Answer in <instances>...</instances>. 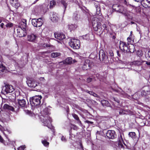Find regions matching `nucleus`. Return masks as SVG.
I'll return each instance as SVG.
<instances>
[{
  "label": "nucleus",
  "instance_id": "nucleus-23",
  "mask_svg": "<svg viewBox=\"0 0 150 150\" xmlns=\"http://www.w3.org/2000/svg\"><path fill=\"white\" fill-rule=\"evenodd\" d=\"M72 59L71 57H68L66 58L63 61V63L65 64H72L74 62H73Z\"/></svg>",
  "mask_w": 150,
  "mask_h": 150
},
{
  "label": "nucleus",
  "instance_id": "nucleus-6",
  "mask_svg": "<svg viewBox=\"0 0 150 150\" xmlns=\"http://www.w3.org/2000/svg\"><path fill=\"white\" fill-rule=\"evenodd\" d=\"M128 43L127 44L126 42H123L122 41H120L119 44V47L120 49L122 51L125 52V51H127L128 49L129 51L130 52H134V50H132L129 48H128Z\"/></svg>",
  "mask_w": 150,
  "mask_h": 150
},
{
  "label": "nucleus",
  "instance_id": "nucleus-15",
  "mask_svg": "<svg viewBox=\"0 0 150 150\" xmlns=\"http://www.w3.org/2000/svg\"><path fill=\"white\" fill-rule=\"evenodd\" d=\"M27 26V20L26 19L22 18L19 23V25L18 27L21 28H22L26 29Z\"/></svg>",
  "mask_w": 150,
  "mask_h": 150
},
{
  "label": "nucleus",
  "instance_id": "nucleus-22",
  "mask_svg": "<svg viewBox=\"0 0 150 150\" xmlns=\"http://www.w3.org/2000/svg\"><path fill=\"white\" fill-rule=\"evenodd\" d=\"M105 51L107 53V54L108 55H110L111 57H113L114 56V54L112 51L109 49V47H108V48L106 49L105 48Z\"/></svg>",
  "mask_w": 150,
  "mask_h": 150
},
{
  "label": "nucleus",
  "instance_id": "nucleus-8",
  "mask_svg": "<svg viewBox=\"0 0 150 150\" xmlns=\"http://www.w3.org/2000/svg\"><path fill=\"white\" fill-rule=\"evenodd\" d=\"M14 90L13 86L8 84H6L3 86L2 89V91L6 94L12 93Z\"/></svg>",
  "mask_w": 150,
  "mask_h": 150
},
{
  "label": "nucleus",
  "instance_id": "nucleus-31",
  "mask_svg": "<svg viewBox=\"0 0 150 150\" xmlns=\"http://www.w3.org/2000/svg\"><path fill=\"white\" fill-rule=\"evenodd\" d=\"M125 112L126 113L125 115H132L134 114V112L132 111H131L130 110L128 109H124Z\"/></svg>",
  "mask_w": 150,
  "mask_h": 150
},
{
  "label": "nucleus",
  "instance_id": "nucleus-11",
  "mask_svg": "<svg viewBox=\"0 0 150 150\" xmlns=\"http://www.w3.org/2000/svg\"><path fill=\"white\" fill-rule=\"evenodd\" d=\"M92 65V62L89 59H86L85 60L82 68L84 70L90 69L91 68Z\"/></svg>",
  "mask_w": 150,
  "mask_h": 150
},
{
  "label": "nucleus",
  "instance_id": "nucleus-25",
  "mask_svg": "<svg viewBox=\"0 0 150 150\" xmlns=\"http://www.w3.org/2000/svg\"><path fill=\"white\" fill-rule=\"evenodd\" d=\"M48 139V137H45V139L42 140L41 141L42 143L44 146L47 147H48L49 144V143L46 141Z\"/></svg>",
  "mask_w": 150,
  "mask_h": 150
},
{
  "label": "nucleus",
  "instance_id": "nucleus-52",
  "mask_svg": "<svg viewBox=\"0 0 150 150\" xmlns=\"http://www.w3.org/2000/svg\"><path fill=\"white\" fill-rule=\"evenodd\" d=\"M85 123H87L88 124H93V122L91 121H90L88 120H86L85 121Z\"/></svg>",
  "mask_w": 150,
  "mask_h": 150
},
{
  "label": "nucleus",
  "instance_id": "nucleus-47",
  "mask_svg": "<svg viewBox=\"0 0 150 150\" xmlns=\"http://www.w3.org/2000/svg\"><path fill=\"white\" fill-rule=\"evenodd\" d=\"M20 6V4L18 2V1H17L16 3H15V4H14L12 6L15 7V8H18Z\"/></svg>",
  "mask_w": 150,
  "mask_h": 150
},
{
  "label": "nucleus",
  "instance_id": "nucleus-42",
  "mask_svg": "<svg viewBox=\"0 0 150 150\" xmlns=\"http://www.w3.org/2000/svg\"><path fill=\"white\" fill-rule=\"evenodd\" d=\"M111 100H112L115 101L118 104H120V101L117 98L112 97L111 98Z\"/></svg>",
  "mask_w": 150,
  "mask_h": 150
},
{
  "label": "nucleus",
  "instance_id": "nucleus-30",
  "mask_svg": "<svg viewBox=\"0 0 150 150\" xmlns=\"http://www.w3.org/2000/svg\"><path fill=\"white\" fill-rule=\"evenodd\" d=\"M128 135L129 137H131L132 138L134 139L136 138V134L135 132H131L129 133Z\"/></svg>",
  "mask_w": 150,
  "mask_h": 150
},
{
  "label": "nucleus",
  "instance_id": "nucleus-32",
  "mask_svg": "<svg viewBox=\"0 0 150 150\" xmlns=\"http://www.w3.org/2000/svg\"><path fill=\"white\" fill-rule=\"evenodd\" d=\"M74 18L76 20H77L80 18V15L78 14L77 11H76L74 14Z\"/></svg>",
  "mask_w": 150,
  "mask_h": 150
},
{
  "label": "nucleus",
  "instance_id": "nucleus-58",
  "mask_svg": "<svg viewBox=\"0 0 150 150\" xmlns=\"http://www.w3.org/2000/svg\"><path fill=\"white\" fill-rule=\"evenodd\" d=\"M117 55L118 57H121V55L120 54V52L119 51L117 50Z\"/></svg>",
  "mask_w": 150,
  "mask_h": 150
},
{
  "label": "nucleus",
  "instance_id": "nucleus-33",
  "mask_svg": "<svg viewBox=\"0 0 150 150\" xmlns=\"http://www.w3.org/2000/svg\"><path fill=\"white\" fill-rule=\"evenodd\" d=\"M61 3L64 7V10L65 11L66 10L68 4L65 1L63 0H62L61 1Z\"/></svg>",
  "mask_w": 150,
  "mask_h": 150
},
{
  "label": "nucleus",
  "instance_id": "nucleus-64",
  "mask_svg": "<svg viewBox=\"0 0 150 150\" xmlns=\"http://www.w3.org/2000/svg\"><path fill=\"white\" fill-rule=\"evenodd\" d=\"M140 52L139 51H138V52H137V54L138 55H139V54H140Z\"/></svg>",
  "mask_w": 150,
  "mask_h": 150
},
{
  "label": "nucleus",
  "instance_id": "nucleus-29",
  "mask_svg": "<svg viewBox=\"0 0 150 150\" xmlns=\"http://www.w3.org/2000/svg\"><path fill=\"white\" fill-rule=\"evenodd\" d=\"M61 55V54L59 52H53L51 55V57L55 58L58 57Z\"/></svg>",
  "mask_w": 150,
  "mask_h": 150
},
{
  "label": "nucleus",
  "instance_id": "nucleus-62",
  "mask_svg": "<svg viewBox=\"0 0 150 150\" xmlns=\"http://www.w3.org/2000/svg\"><path fill=\"white\" fill-rule=\"evenodd\" d=\"M112 38L113 39H115V38H116V37L115 35H113L112 36Z\"/></svg>",
  "mask_w": 150,
  "mask_h": 150
},
{
  "label": "nucleus",
  "instance_id": "nucleus-46",
  "mask_svg": "<svg viewBox=\"0 0 150 150\" xmlns=\"http://www.w3.org/2000/svg\"><path fill=\"white\" fill-rule=\"evenodd\" d=\"M17 1H18L17 0H10V3L12 6L14 4H15Z\"/></svg>",
  "mask_w": 150,
  "mask_h": 150
},
{
  "label": "nucleus",
  "instance_id": "nucleus-26",
  "mask_svg": "<svg viewBox=\"0 0 150 150\" xmlns=\"http://www.w3.org/2000/svg\"><path fill=\"white\" fill-rule=\"evenodd\" d=\"M72 115L78 124H79L80 125L82 124L81 121L80 120L77 115L75 113H73L72 114Z\"/></svg>",
  "mask_w": 150,
  "mask_h": 150
},
{
  "label": "nucleus",
  "instance_id": "nucleus-37",
  "mask_svg": "<svg viewBox=\"0 0 150 150\" xmlns=\"http://www.w3.org/2000/svg\"><path fill=\"white\" fill-rule=\"evenodd\" d=\"M119 114L120 115H123L126 114V113L125 112L124 109L121 108L119 110Z\"/></svg>",
  "mask_w": 150,
  "mask_h": 150
},
{
  "label": "nucleus",
  "instance_id": "nucleus-48",
  "mask_svg": "<svg viewBox=\"0 0 150 150\" xmlns=\"http://www.w3.org/2000/svg\"><path fill=\"white\" fill-rule=\"evenodd\" d=\"M148 60L149 62H148L147 61H144L143 62H146V64L147 65L149 66L150 65V57L148 56Z\"/></svg>",
  "mask_w": 150,
  "mask_h": 150
},
{
  "label": "nucleus",
  "instance_id": "nucleus-60",
  "mask_svg": "<svg viewBox=\"0 0 150 150\" xmlns=\"http://www.w3.org/2000/svg\"><path fill=\"white\" fill-rule=\"evenodd\" d=\"M103 50H100V52H99V58L100 59V55L101 54V52Z\"/></svg>",
  "mask_w": 150,
  "mask_h": 150
},
{
  "label": "nucleus",
  "instance_id": "nucleus-7",
  "mask_svg": "<svg viewBox=\"0 0 150 150\" xmlns=\"http://www.w3.org/2000/svg\"><path fill=\"white\" fill-rule=\"evenodd\" d=\"M43 23V20L42 18H33L32 20V24L34 27H40L42 25Z\"/></svg>",
  "mask_w": 150,
  "mask_h": 150
},
{
  "label": "nucleus",
  "instance_id": "nucleus-3",
  "mask_svg": "<svg viewBox=\"0 0 150 150\" xmlns=\"http://www.w3.org/2000/svg\"><path fill=\"white\" fill-rule=\"evenodd\" d=\"M41 96H36L31 98L30 100V104L32 106H36L39 105L42 98Z\"/></svg>",
  "mask_w": 150,
  "mask_h": 150
},
{
  "label": "nucleus",
  "instance_id": "nucleus-44",
  "mask_svg": "<svg viewBox=\"0 0 150 150\" xmlns=\"http://www.w3.org/2000/svg\"><path fill=\"white\" fill-rule=\"evenodd\" d=\"M144 100L146 102H149L150 101V97L147 95L146 96H145L144 97Z\"/></svg>",
  "mask_w": 150,
  "mask_h": 150
},
{
  "label": "nucleus",
  "instance_id": "nucleus-18",
  "mask_svg": "<svg viewBox=\"0 0 150 150\" xmlns=\"http://www.w3.org/2000/svg\"><path fill=\"white\" fill-rule=\"evenodd\" d=\"M18 103L19 107L21 108L24 107L26 105V102L25 100L23 99H18Z\"/></svg>",
  "mask_w": 150,
  "mask_h": 150
},
{
  "label": "nucleus",
  "instance_id": "nucleus-4",
  "mask_svg": "<svg viewBox=\"0 0 150 150\" xmlns=\"http://www.w3.org/2000/svg\"><path fill=\"white\" fill-rule=\"evenodd\" d=\"M69 45L74 49H78L80 47V41L78 39H71L69 42Z\"/></svg>",
  "mask_w": 150,
  "mask_h": 150
},
{
  "label": "nucleus",
  "instance_id": "nucleus-57",
  "mask_svg": "<svg viewBox=\"0 0 150 150\" xmlns=\"http://www.w3.org/2000/svg\"><path fill=\"white\" fill-rule=\"evenodd\" d=\"M9 44V42L8 41L6 40L5 41V44L6 45H8Z\"/></svg>",
  "mask_w": 150,
  "mask_h": 150
},
{
  "label": "nucleus",
  "instance_id": "nucleus-2",
  "mask_svg": "<svg viewBox=\"0 0 150 150\" xmlns=\"http://www.w3.org/2000/svg\"><path fill=\"white\" fill-rule=\"evenodd\" d=\"M112 8L113 10L122 13L123 15H127L126 9L121 5L117 4H113Z\"/></svg>",
  "mask_w": 150,
  "mask_h": 150
},
{
  "label": "nucleus",
  "instance_id": "nucleus-63",
  "mask_svg": "<svg viewBox=\"0 0 150 150\" xmlns=\"http://www.w3.org/2000/svg\"><path fill=\"white\" fill-rule=\"evenodd\" d=\"M137 95V94L135 93L134 95H133L132 96V98H134V96H136Z\"/></svg>",
  "mask_w": 150,
  "mask_h": 150
},
{
  "label": "nucleus",
  "instance_id": "nucleus-28",
  "mask_svg": "<svg viewBox=\"0 0 150 150\" xmlns=\"http://www.w3.org/2000/svg\"><path fill=\"white\" fill-rule=\"evenodd\" d=\"M7 70L6 67L2 64H0V73L5 71Z\"/></svg>",
  "mask_w": 150,
  "mask_h": 150
},
{
  "label": "nucleus",
  "instance_id": "nucleus-24",
  "mask_svg": "<svg viewBox=\"0 0 150 150\" xmlns=\"http://www.w3.org/2000/svg\"><path fill=\"white\" fill-rule=\"evenodd\" d=\"M132 31H131L130 32V34L129 36L127 38V40L128 42H129L130 43L132 42V41L133 42V41L134 40V36L132 35Z\"/></svg>",
  "mask_w": 150,
  "mask_h": 150
},
{
  "label": "nucleus",
  "instance_id": "nucleus-45",
  "mask_svg": "<svg viewBox=\"0 0 150 150\" xmlns=\"http://www.w3.org/2000/svg\"><path fill=\"white\" fill-rule=\"evenodd\" d=\"M83 38L86 40H88L89 39V35L88 34L85 35L83 36Z\"/></svg>",
  "mask_w": 150,
  "mask_h": 150
},
{
  "label": "nucleus",
  "instance_id": "nucleus-40",
  "mask_svg": "<svg viewBox=\"0 0 150 150\" xmlns=\"http://www.w3.org/2000/svg\"><path fill=\"white\" fill-rule=\"evenodd\" d=\"M118 146L121 149H124V147L123 145L122 142L119 140L118 142Z\"/></svg>",
  "mask_w": 150,
  "mask_h": 150
},
{
  "label": "nucleus",
  "instance_id": "nucleus-53",
  "mask_svg": "<svg viewBox=\"0 0 150 150\" xmlns=\"http://www.w3.org/2000/svg\"><path fill=\"white\" fill-rule=\"evenodd\" d=\"M0 142L2 143H4V140L2 137L0 135Z\"/></svg>",
  "mask_w": 150,
  "mask_h": 150
},
{
  "label": "nucleus",
  "instance_id": "nucleus-41",
  "mask_svg": "<svg viewBox=\"0 0 150 150\" xmlns=\"http://www.w3.org/2000/svg\"><path fill=\"white\" fill-rule=\"evenodd\" d=\"M126 13L127 15H124L125 16H126L128 18L130 19H132L133 18V17L132 16L130 15V14H129L128 11L126 9Z\"/></svg>",
  "mask_w": 150,
  "mask_h": 150
},
{
  "label": "nucleus",
  "instance_id": "nucleus-9",
  "mask_svg": "<svg viewBox=\"0 0 150 150\" xmlns=\"http://www.w3.org/2000/svg\"><path fill=\"white\" fill-rule=\"evenodd\" d=\"M27 83L29 87L32 88H35L37 90L38 89V88L39 85V83H37L31 79H27Z\"/></svg>",
  "mask_w": 150,
  "mask_h": 150
},
{
  "label": "nucleus",
  "instance_id": "nucleus-43",
  "mask_svg": "<svg viewBox=\"0 0 150 150\" xmlns=\"http://www.w3.org/2000/svg\"><path fill=\"white\" fill-rule=\"evenodd\" d=\"M56 4V1H51L50 2V7H51V8L53 7L54 6H55V5Z\"/></svg>",
  "mask_w": 150,
  "mask_h": 150
},
{
  "label": "nucleus",
  "instance_id": "nucleus-16",
  "mask_svg": "<svg viewBox=\"0 0 150 150\" xmlns=\"http://www.w3.org/2000/svg\"><path fill=\"white\" fill-rule=\"evenodd\" d=\"M142 4L145 8L150 7V1L149 0H142L141 1Z\"/></svg>",
  "mask_w": 150,
  "mask_h": 150
},
{
  "label": "nucleus",
  "instance_id": "nucleus-13",
  "mask_svg": "<svg viewBox=\"0 0 150 150\" xmlns=\"http://www.w3.org/2000/svg\"><path fill=\"white\" fill-rule=\"evenodd\" d=\"M107 137L109 139H113L117 137V135L115 131L108 130L106 133Z\"/></svg>",
  "mask_w": 150,
  "mask_h": 150
},
{
  "label": "nucleus",
  "instance_id": "nucleus-59",
  "mask_svg": "<svg viewBox=\"0 0 150 150\" xmlns=\"http://www.w3.org/2000/svg\"><path fill=\"white\" fill-rule=\"evenodd\" d=\"M4 23H2L0 24V27L1 28H4Z\"/></svg>",
  "mask_w": 150,
  "mask_h": 150
},
{
  "label": "nucleus",
  "instance_id": "nucleus-35",
  "mask_svg": "<svg viewBox=\"0 0 150 150\" xmlns=\"http://www.w3.org/2000/svg\"><path fill=\"white\" fill-rule=\"evenodd\" d=\"M120 2L123 4H124L128 6H132V7H134L132 5L129 4L128 3H127L126 0H120Z\"/></svg>",
  "mask_w": 150,
  "mask_h": 150
},
{
  "label": "nucleus",
  "instance_id": "nucleus-5",
  "mask_svg": "<svg viewBox=\"0 0 150 150\" xmlns=\"http://www.w3.org/2000/svg\"><path fill=\"white\" fill-rule=\"evenodd\" d=\"M48 112L47 113L45 116H43V118H41V121L44 124V125L47 127L48 128H50L48 127V124L49 123H51L52 122V119L48 115Z\"/></svg>",
  "mask_w": 150,
  "mask_h": 150
},
{
  "label": "nucleus",
  "instance_id": "nucleus-54",
  "mask_svg": "<svg viewBox=\"0 0 150 150\" xmlns=\"http://www.w3.org/2000/svg\"><path fill=\"white\" fill-rule=\"evenodd\" d=\"M136 64L138 65H140L142 64V63L140 61H136Z\"/></svg>",
  "mask_w": 150,
  "mask_h": 150
},
{
  "label": "nucleus",
  "instance_id": "nucleus-55",
  "mask_svg": "<svg viewBox=\"0 0 150 150\" xmlns=\"http://www.w3.org/2000/svg\"><path fill=\"white\" fill-rule=\"evenodd\" d=\"M92 80V79L91 78H88L87 79V81L88 83L91 82Z\"/></svg>",
  "mask_w": 150,
  "mask_h": 150
},
{
  "label": "nucleus",
  "instance_id": "nucleus-34",
  "mask_svg": "<svg viewBox=\"0 0 150 150\" xmlns=\"http://www.w3.org/2000/svg\"><path fill=\"white\" fill-rule=\"evenodd\" d=\"M96 14L99 16H101L102 13H100V9L99 7L97 6L96 8Z\"/></svg>",
  "mask_w": 150,
  "mask_h": 150
},
{
  "label": "nucleus",
  "instance_id": "nucleus-36",
  "mask_svg": "<svg viewBox=\"0 0 150 150\" xmlns=\"http://www.w3.org/2000/svg\"><path fill=\"white\" fill-rule=\"evenodd\" d=\"M134 6L133 7H135V9L136 10V12L137 13H140L141 11V9L140 7L139 6L137 7H135V6Z\"/></svg>",
  "mask_w": 150,
  "mask_h": 150
},
{
  "label": "nucleus",
  "instance_id": "nucleus-56",
  "mask_svg": "<svg viewBox=\"0 0 150 150\" xmlns=\"http://www.w3.org/2000/svg\"><path fill=\"white\" fill-rule=\"evenodd\" d=\"M104 26L105 28L104 29V30H106L107 31V32H108V30L107 28V27L106 26V25L104 24Z\"/></svg>",
  "mask_w": 150,
  "mask_h": 150
},
{
  "label": "nucleus",
  "instance_id": "nucleus-10",
  "mask_svg": "<svg viewBox=\"0 0 150 150\" xmlns=\"http://www.w3.org/2000/svg\"><path fill=\"white\" fill-rule=\"evenodd\" d=\"M150 94V88L149 86H145L142 87L141 92V96L144 97Z\"/></svg>",
  "mask_w": 150,
  "mask_h": 150
},
{
  "label": "nucleus",
  "instance_id": "nucleus-21",
  "mask_svg": "<svg viewBox=\"0 0 150 150\" xmlns=\"http://www.w3.org/2000/svg\"><path fill=\"white\" fill-rule=\"evenodd\" d=\"M3 108L5 110H10L13 112L14 111V108L13 107L7 104H5L4 105Z\"/></svg>",
  "mask_w": 150,
  "mask_h": 150
},
{
  "label": "nucleus",
  "instance_id": "nucleus-20",
  "mask_svg": "<svg viewBox=\"0 0 150 150\" xmlns=\"http://www.w3.org/2000/svg\"><path fill=\"white\" fill-rule=\"evenodd\" d=\"M70 129L69 130V132L70 134L72 133V129L77 131L78 129V127L75 125L70 123L69 125Z\"/></svg>",
  "mask_w": 150,
  "mask_h": 150
},
{
  "label": "nucleus",
  "instance_id": "nucleus-27",
  "mask_svg": "<svg viewBox=\"0 0 150 150\" xmlns=\"http://www.w3.org/2000/svg\"><path fill=\"white\" fill-rule=\"evenodd\" d=\"M68 28L70 31L75 30L77 27V26L75 24H71L68 25Z\"/></svg>",
  "mask_w": 150,
  "mask_h": 150
},
{
  "label": "nucleus",
  "instance_id": "nucleus-50",
  "mask_svg": "<svg viewBox=\"0 0 150 150\" xmlns=\"http://www.w3.org/2000/svg\"><path fill=\"white\" fill-rule=\"evenodd\" d=\"M61 140L64 142H66L67 141V139L66 138V137L63 136H62L61 138Z\"/></svg>",
  "mask_w": 150,
  "mask_h": 150
},
{
  "label": "nucleus",
  "instance_id": "nucleus-12",
  "mask_svg": "<svg viewBox=\"0 0 150 150\" xmlns=\"http://www.w3.org/2000/svg\"><path fill=\"white\" fill-rule=\"evenodd\" d=\"M17 36L19 37H24L26 35V29L18 27L17 29Z\"/></svg>",
  "mask_w": 150,
  "mask_h": 150
},
{
  "label": "nucleus",
  "instance_id": "nucleus-14",
  "mask_svg": "<svg viewBox=\"0 0 150 150\" xmlns=\"http://www.w3.org/2000/svg\"><path fill=\"white\" fill-rule=\"evenodd\" d=\"M54 35L55 38L60 40H62L65 38V36L63 33L56 32Z\"/></svg>",
  "mask_w": 150,
  "mask_h": 150
},
{
  "label": "nucleus",
  "instance_id": "nucleus-61",
  "mask_svg": "<svg viewBox=\"0 0 150 150\" xmlns=\"http://www.w3.org/2000/svg\"><path fill=\"white\" fill-rule=\"evenodd\" d=\"M80 146L81 147V148L83 150V145H82V144L81 143L80 144Z\"/></svg>",
  "mask_w": 150,
  "mask_h": 150
},
{
  "label": "nucleus",
  "instance_id": "nucleus-38",
  "mask_svg": "<svg viewBox=\"0 0 150 150\" xmlns=\"http://www.w3.org/2000/svg\"><path fill=\"white\" fill-rule=\"evenodd\" d=\"M13 26V24L9 22L7 23V24L6 25V27L7 28H11Z\"/></svg>",
  "mask_w": 150,
  "mask_h": 150
},
{
  "label": "nucleus",
  "instance_id": "nucleus-51",
  "mask_svg": "<svg viewBox=\"0 0 150 150\" xmlns=\"http://www.w3.org/2000/svg\"><path fill=\"white\" fill-rule=\"evenodd\" d=\"M25 147V145L21 146L18 149V150H24Z\"/></svg>",
  "mask_w": 150,
  "mask_h": 150
},
{
  "label": "nucleus",
  "instance_id": "nucleus-49",
  "mask_svg": "<svg viewBox=\"0 0 150 150\" xmlns=\"http://www.w3.org/2000/svg\"><path fill=\"white\" fill-rule=\"evenodd\" d=\"M87 92L89 93L91 95L94 96H96L97 95V94L95 93L93 91H89L88 90H87Z\"/></svg>",
  "mask_w": 150,
  "mask_h": 150
},
{
  "label": "nucleus",
  "instance_id": "nucleus-17",
  "mask_svg": "<svg viewBox=\"0 0 150 150\" xmlns=\"http://www.w3.org/2000/svg\"><path fill=\"white\" fill-rule=\"evenodd\" d=\"M59 18L57 16V14L55 12H53L52 16L51 17V20L52 22H56L58 21Z\"/></svg>",
  "mask_w": 150,
  "mask_h": 150
},
{
  "label": "nucleus",
  "instance_id": "nucleus-39",
  "mask_svg": "<svg viewBox=\"0 0 150 150\" xmlns=\"http://www.w3.org/2000/svg\"><path fill=\"white\" fill-rule=\"evenodd\" d=\"M104 105L107 107H109L110 105V104L108 101L104 100Z\"/></svg>",
  "mask_w": 150,
  "mask_h": 150
},
{
  "label": "nucleus",
  "instance_id": "nucleus-1",
  "mask_svg": "<svg viewBox=\"0 0 150 150\" xmlns=\"http://www.w3.org/2000/svg\"><path fill=\"white\" fill-rule=\"evenodd\" d=\"M93 27L94 30L97 31L99 34H101L103 32L101 26V24L100 22L97 21L95 19L93 20L92 22Z\"/></svg>",
  "mask_w": 150,
  "mask_h": 150
},
{
  "label": "nucleus",
  "instance_id": "nucleus-19",
  "mask_svg": "<svg viewBox=\"0 0 150 150\" xmlns=\"http://www.w3.org/2000/svg\"><path fill=\"white\" fill-rule=\"evenodd\" d=\"M36 37L37 36L33 34H31L28 35V40L30 42H33L35 41Z\"/></svg>",
  "mask_w": 150,
  "mask_h": 150
}]
</instances>
